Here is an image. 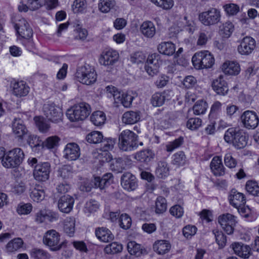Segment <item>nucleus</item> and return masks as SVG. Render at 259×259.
<instances>
[{"instance_id": "nucleus-1", "label": "nucleus", "mask_w": 259, "mask_h": 259, "mask_svg": "<svg viewBox=\"0 0 259 259\" xmlns=\"http://www.w3.org/2000/svg\"><path fill=\"white\" fill-rule=\"evenodd\" d=\"M224 140L228 143L232 144L237 149L244 148L247 143V137L242 130L238 127L228 128L225 132Z\"/></svg>"}, {"instance_id": "nucleus-2", "label": "nucleus", "mask_w": 259, "mask_h": 259, "mask_svg": "<svg viewBox=\"0 0 259 259\" xmlns=\"http://www.w3.org/2000/svg\"><path fill=\"white\" fill-rule=\"evenodd\" d=\"M23 151L20 148H15L6 152L2 160L3 166L7 168H13L20 165L24 159Z\"/></svg>"}, {"instance_id": "nucleus-3", "label": "nucleus", "mask_w": 259, "mask_h": 259, "mask_svg": "<svg viewBox=\"0 0 259 259\" xmlns=\"http://www.w3.org/2000/svg\"><path fill=\"white\" fill-rule=\"evenodd\" d=\"M91 112L89 104L82 102L68 109L66 116L70 121L76 122L85 119Z\"/></svg>"}, {"instance_id": "nucleus-4", "label": "nucleus", "mask_w": 259, "mask_h": 259, "mask_svg": "<svg viewBox=\"0 0 259 259\" xmlns=\"http://www.w3.org/2000/svg\"><path fill=\"white\" fill-rule=\"evenodd\" d=\"M75 77L80 83L91 85L96 81L97 75L93 66L85 64L77 68Z\"/></svg>"}, {"instance_id": "nucleus-5", "label": "nucleus", "mask_w": 259, "mask_h": 259, "mask_svg": "<svg viewBox=\"0 0 259 259\" xmlns=\"http://www.w3.org/2000/svg\"><path fill=\"white\" fill-rule=\"evenodd\" d=\"M119 147L124 151H131L138 147V136L133 132L126 130L119 136Z\"/></svg>"}, {"instance_id": "nucleus-6", "label": "nucleus", "mask_w": 259, "mask_h": 259, "mask_svg": "<svg viewBox=\"0 0 259 259\" xmlns=\"http://www.w3.org/2000/svg\"><path fill=\"white\" fill-rule=\"evenodd\" d=\"M194 67L197 69L209 68L214 63V59L208 51H202L196 53L192 58Z\"/></svg>"}, {"instance_id": "nucleus-7", "label": "nucleus", "mask_w": 259, "mask_h": 259, "mask_svg": "<svg viewBox=\"0 0 259 259\" xmlns=\"http://www.w3.org/2000/svg\"><path fill=\"white\" fill-rule=\"evenodd\" d=\"M42 241L44 244L53 251L60 250L63 244V242H60V234L54 229L47 231L45 233Z\"/></svg>"}, {"instance_id": "nucleus-8", "label": "nucleus", "mask_w": 259, "mask_h": 259, "mask_svg": "<svg viewBox=\"0 0 259 259\" xmlns=\"http://www.w3.org/2000/svg\"><path fill=\"white\" fill-rule=\"evenodd\" d=\"M221 19L220 11L214 8H211L199 15V20L205 26L217 24L220 22Z\"/></svg>"}, {"instance_id": "nucleus-9", "label": "nucleus", "mask_w": 259, "mask_h": 259, "mask_svg": "<svg viewBox=\"0 0 259 259\" xmlns=\"http://www.w3.org/2000/svg\"><path fill=\"white\" fill-rule=\"evenodd\" d=\"M43 110L47 118L52 122L58 123L62 121L63 112L61 109L55 104H45Z\"/></svg>"}, {"instance_id": "nucleus-10", "label": "nucleus", "mask_w": 259, "mask_h": 259, "mask_svg": "<svg viewBox=\"0 0 259 259\" xmlns=\"http://www.w3.org/2000/svg\"><path fill=\"white\" fill-rule=\"evenodd\" d=\"M50 171L51 165L49 162H40L34 167V178L39 182H45L49 179Z\"/></svg>"}, {"instance_id": "nucleus-11", "label": "nucleus", "mask_w": 259, "mask_h": 259, "mask_svg": "<svg viewBox=\"0 0 259 259\" xmlns=\"http://www.w3.org/2000/svg\"><path fill=\"white\" fill-rule=\"evenodd\" d=\"M218 222L222 229L228 235L233 234L237 223L236 218L230 213L223 214L218 218Z\"/></svg>"}, {"instance_id": "nucleus-12", "label": "nucleus", "mask_w": 259, "mask_h": 259, "mask_svg": "<svg viewBox=\"0 0 259 259\" xmlns=\"http://www.w3.org/2000/svg\"><path fill=\"white\" fill-rule=\"evenodd\" d=\"M240 119L244 127L249 130L255 128L259 122L257 114L249 110L244 111L241 115Z\"/></svg>"}, {"instance_id": "nucleus-13", "label": "nucleus", "mask_w": 259, "mask_h": 259, "mask_svg": "<svg viewBox=\"0 0 259 259\" xmlns=\"http://www.w3.org/2000/svg\"><path fill=\"white\" fill-rule=\"evenodd\" d=\"M119 58L118 53L113 49L104 50L99 58V63L104 66L112 65Z\"/></svg>"}, {"instance_id": "nucleus-14", "label": "nucleus", "mask_w": 259, "mask_h": 259, "mask_svg": "<svg viewBox=\"0 0 259 259\" xmlns=\"http://www.w3.org/2000/svg\"><path fill=\"white\" fill-rule=\"evenodd\" d=\"M255 47V39L250 36H245L241 40L237 50L242 55H248L253 52Z\"/></svg>"}, {"instance_id": "nucleus-15", "label": "nucleus", "mask_w": 259, "mask_h": 259, "mask_svg": "<svg viewBox=\"0 0 259 259\" xmlns=\"http://www.w3.org/2000/svg\"><path fill=\"white\" fill-rule=\"evenodd\" d=\"M14 27L17 33L22 38L29 39L33 34L32 30L27 21L21 18L15 24Z\"/></svg>"}, {"instance_id": "nucleus-16", "label": "nucleus", "mask_w": 259, "mask_h": 259, "mask_svg": "<svg viewBox=\"0 0 259 259\" xmlns=\"http://www.w3.org/2000/svg\"><path fill=\"white\" fill-rule=\"evenodd\" d=\"M131 164L132 160L128 158H118L112 160L110 164V168L111 170L118 173L128 168Z\"/></svg>"}, {"instance_id": "nucleus-17", "label": "nucleus", "mask_w": 259, "mask_h": 259, "mask_svg": "<svg viewBox=\"0 0 259 259\" xmlns=\"http://www.w3.org/2000/svg\"><path fill=\"white\" fill-rule=\"evenodd\" d=\"M121 185L124 189L131 191L137 188L138 182L134 175L130 172H126L121 176Z\"/></svg>"}, {"instance_id": "nucleus-18", "label": "nucleus", "mask_w": 259, "mask_h": 259, "mask_svg": "<svg viewBox=\"0 0 259 259\" xmlns=\"http://www.w3.org/2000/svg\"><path fill=\"white\" fill-rule=\"evenodd\" d=\"M159 62L158 55L153 54L148 57L145 69L149 75L153 76L158 72Z\"/></svg>"}, {"instance_id": "nucleus-19", "label": "nucleus", "mask_w": 259, "mask_h": 259, "mask_svg": "<svg viewBox=\"0 0 259 259\" xmlns=\"http://www.w3.org/2000/svg\"><path fill=\"white\" fill-rule=\"evenodd\" d=\"M80 155V148L75 143H68L64 150V157L68 160H75Z\"/></svg>"}, {"instance_id": "nucleus-20", "label": "nucleus", "mask_w": 259, "mask_h": 259, "mask_svg": "<svg viewBox=\"0 0 259 259\" xmlns=\"http://www.w3.org/2000/svg\"><path fill=\"white\" fill-rule=\"evenodd\" d=\"M228 199L230 204L237 209L244 206L246 203L244 195L242 193L238 192L235 189H232L230 191Z\"/></svg>"}, {"instance_id": "nucleus-21", "label": "nucleus", "mask_w": 259, "mask_h": 259, "mask_svg": "<svg viewBox=\"0 0 259 259\" xmlns=\"http://www.w3.org/2000/svg\"><path fill=\"white\" fill-rule=\"evenodd\" d=\"M12 94L19 98L27 96L30 90L29 87L22 80L14 82L12 84Z\"/></svg>"}, {"instance_id": "nucleus-22", "label": "nucleus", "mask_w": 259, "mask_h": 259, "mask_svg": "<svg viewBox=\"0 0 259 259\" xmlns=\"http://www.w3.org/2000/svg\"><path fill=\"white\" fill-rule=\"evenodd\" d=\"M74 200L69 195L62 196L59 200L58 207L60 211L68 213L72 209Z\"/></svg>"}, {"instance_id": "nucleus-23", "label": "nucleus", "mask_w": 259, "mask_h": 259, "mask_svg": "<svg viewBox=\"0 0 259 259\" xmlns=\"http://www.w3.org/2000/svg\"><path fill=\"white\" fill-rule=\"evenodd\" d=\"M231 246L234 253L241 257L248 258L251 254V248L248 245L242 243L234 242Z\"/></svg>"}, {"instance_id": "nucleus-24", "label": "nucleus", "mask_w": 259, "mask_h": 259, "mask_svg": "<svg viewBox=\"0 0 259 259\" xmlns=\"http://www.w3.org/2000/svg\"><path fill=\"white\" fill-rule=\"evenodd\" d=\"M212 88L217 94L223 96L227 94L229 90L228 84L222 75L213 81Z\"/></svg>"}, {"instance_id": "nucleus-25", "label": "nucleus", "mask_w": 259, "mask_h": 259, "mask_svg": "<svg viewBox=\"0 0 259 259\" xmlns=\"http://www.w3.org/2000/svg\"><path fill=\"white\" fill-rule=\"evenodd\" d=\"M14 134L19 139H22L27 134L28 131L20 118H15L12 123Z\"/></svg>"}, {"instance_id": "nucleus-26", "label": "nucleus", "mask_w": 259, "mask_h": 259, "mask_svg": "<svg viewBox=\"0 0 259 259\" xmlns=\"http://www.w3.org/2000/svg\"><path fill=\"white\" fill-rule=\"evenodd\" d=\"M210 169L216 176H222L225 174V168L223 165L222 158L220 156H214L210 164Z\"/></svg>"}, {"instance_id": "nucleus-27", "label": "nucleus", "mask_w": 259, "mask_h": 259, "mask_svg": "<svg viewBox=\"0 0 259 259\" xmlns=\"http://www.w3.org/2000/svg\"><path fill=\"white\" fill-rule=\"evenodd\" d=\"M105 187V186L102 183V180L101 178L99 177H95L92 179L90 181L85 182L83 185L81 187V189L82 191L89 192L93 188H99L100 189H103Z\"/></svg>"}, {"instance_id": "nucleus-28", "label": "nucleus", "mask_w": 259, "mask_h": 259, "mask_svg": "<svg viewBox=\"0 0 259 259\" xmlns=\"http://www.w3.org/2000/svg\"><path fill=\"white\" fill-rule=\"evenodd\" d=\"M140 30L141 33L147 38H152L156 33L154 23L149 21L144 22L140 26Z\"/></svg>"}, {"instance_id": "nucleus-29", "label": "nucleus", "mask_w": 259, "mask_h": 259, "mask_svg": "<svg viewBox=\"0 0 259 259\" xmlns=\"http://www.w3.org/2000/svg\"><path fill=\"white\" fill-rule=\"evenodd\" d=\"M222 70L223 72L229 75H237L240 71V66L236 62L227 61L222 65Z\"/></svg>"}, {"instance_id": "nucleus-30", "label": "nucleus", "mask_w": 259, "mask_h": 259, "mask_svg": "<svg viewBox=\"0 0 259 259\" xmlns=\"http://www.w3.org/2000/svg\"><path fill=\"white\" fill-rule=\"evenodd\" d=\"M157 49L159 52L166 56H171L176 52V47L171 41H164L158 45Z\"/></svg>"}, {"instance_id": "nucleus-31", "label": "nucleus", "mask_w": 259, "mask_h": 259, "mask_svg": "<svg viewBox=\"0 0 259 259\" xmlns=\"http://www.w3.org/2000/svg\"><path fill=\"white\" fill-rule=\"evenodd\" d=\"M140 119V112L138 111H129L125 112L122 115V121L126 124H134Z\"/></svg>"}, {"instance_id": "nucleus-32", "label": "nucleus", "mask_w": 259, "mask_h": 259, "mask_svg": "<svg viewBox=\"0 0 259 259\" xmlns=\"http://www.w3.org/2000/svg\"><path fill=\"white\" fill-rule=\"evenodd\" d=\"M95 234L97 237L103 242H109L114 239V235L109 229L106 228L101 227L96 229Z\"/></svg>"}, {"instance_id": "nucleus-33", "label": "nucleus", "mask_w": 259, "mask_h": 259, "mask_svg": "<svg viewBox=\"0 0 259 259\" xmlns=\"http://www.w3.org/2000/svg\"><path fill=\"white\" fill-rule=\"evenodd\" d=\"M171 248V245L166 240H157L153 244V249L159 254H164L168 252Z\"/></svg>"}, {"instance_id": "nucleus-34", "label": "nucleus", "mask_w": 259, "mask_h": 259, "mask_svg": "<svg viewBox=\"0 0 259 259\" xmlns=\"http://www.w3.org/2000/svg\"><path fill=\"white\" fill-rule=\"evenodd\" d=\"M156 175L159 178H164L169 175V167L167 163L164 161H160L158 163L156 169Z\"/></svg>"}, {"instance_id": "nucleus-35", "label": "nucleus", "mask_w": 259, "mask_h": 259, "mask_svg": "<svg viewBox=\"0 0 259 259\" xmlns=\"http://www.w3.org/2000/svg\"><path fill=\"white\" fill-rule=\"evenodd\" d=\"M90 119L95 125L100 126L104 124L106 120V115L103 112L97 111L92 113Z\"/></svg>"}, {"instance_id": "nucleus-36", "label": "nucleus", "mask_w": 259, "mask_h": 259, "mask_svg": "<svg viewBox=\"0 0 259 259\" xmlns=\"http://www.w3.org/2000/svg\"><path fill=\"white\" fill-rule=\"evenodd\" d=\"M127 248L128 252L131 255L136 256H139L145 252L140 244L137 243L135 241H130L127 243Z\"/></svg>"}, {"instance_id": "nucleus-37", "label": "nucleus", "mask_w": 259, "mask_h": 259, "mask_svg": "<svg viewBox=\"0 0 259 259\" xmlns=\"http://www.w3.org/2000/svg\"><path fill=\"white\" fill-rule=\"evenodd\" d=\"M154 157V154L149 149L144 150L137 152L135 155V158L141 162H149Z\"/></svg>"}, {"instance_id": "nucleus-38", "label": "nucleus", "mask_w": 259, "mask_h": 259, "mask_svg": "<svg viewBox=\"0 0 259 259\" xmlns=\"http://www.w3.org/2000/svg\"><path fill=\"white\" fill-rule=\"evenodd\" d=\"M30 255L33 259H50L51 258V255L48 251L37 248L32 249Z\"/></svg>"}, {"instance_id": "nucleus-39", "label": "nucleus", "mask_w": 259, "mask_h": 259, "mask_svg": "<svg viewBox=\"0 0 259 259\" xmlns=\"http://www.w3.org/2000/svg\"><path fill=\"white\" fill-rule=\"evenodd\" d=\"M134 97L130 92L120 93V98L116 99L115 102L120 103L124 107H129L132 105Z\"/></svg>"}, {"instance_id": "nucleus-40", "label": "nucleus", "mask_w": 259, "mask_h": 259, "mask_svg": "<svg viewBox=\"0 0 259 259\" xmlns=\"http://www.w3.org/2000/svg\"><path fill=\"white\" fill-rule=\"evenodd\" d=\"M30 197L35 202L41 201L45 198V191L41 187L37 186L31 190Z\"/></svg>"}, {"instance_id": "nucleus-41", "label": "nucleus", "mask_w": 259, "mask_h": 259, "mask_svg": "<svg viewBox=\"0 0 259 259\" xmlns=\"http://www.w3.org/2000/svg\"><path fill=\"white\" fill-rule=\"evenodd\" d=\"M75 219L73 218L68 217L64 222V232L70 237L73 236L75 232Z\"/></svg>"}, {"instance_id": "nucleus-42", "label": "nucleus", "mask_w": 259, "mask_h": 259, "mask_svg": "<svg viewBox=\"0 0 259 259\" xmlns=\"http://www.w3.org/2000/svg\"><path fill=\"white\" fill-rule=\"evenodd\" d=\"M114 0H100L98 4L99 10L102 13H108L115 5Z\"/></svg>"}, {"instance_id": "nucleus-43", "label": "nucleus", "mask_w": 259, "mask_h": 259, "mask_svg": "<svg viewBox=\"0 0 259 259\" xmlns=\"http://www.w3.org/2000/svg\"><path fill=\"white\" fill-rule=\"evenodd\" d=\"M123 249L121 244L116 242L107 245L104 248V252L107 254H115L120 252Z\"/></svg>"}, {"instance_id": "nucleus-44", "label": "nucleus", "mask_w": 259, "mask_h": 259, "mask_svg": "<svg viewBox=\"0 0 259 259\" xmlns=\"http://www.w3.org/2000/svg\"><path fill=\"white\" fill-rule=\"evenodd\" d=\"M23 241L20 238H16L10 241L6 246L9 252L15 251L22 247Z\"/></svg>"}, {"instance_id": "nucleus-45", "label": "nucleus", "mask_w": 259, "mask_h": 259, "mask_svg": "<svg viewBox=\"0 0 259 259\" xmlns=\"http://www.w3.org/2000/svg\"><path fill=\"white\" fill-rule=\"evenodd\" d=\"M234 30V26L230 22H227L220 27V33L224 37H229Z\"/></svg>"}, {"instance_id": "nucleus-46", "label": "nucleus", "mask_w": 259, "mask_h": 259, "mask_svg": "<svg viewBox=\"0 0 259 259\" xmlns=\"http://www.w3.org/2000/svg\"><path fill=\"white\" fill-rule=\"evenodd\" d=\"M186 162V157L183 151H179L172 156V163L178 166L184 165Z\"/></svg>"}, {"instance_id": "nucleus-47", "label": "nucleus", "mask_w": 259, "mask_h": 259, "mask_svg": "<svg viewBox=\"0 0 259 259\" xmlns=\"http://www.w3.org/2000/svg\"><path fill=\"white\" fill-rule=\"evenodd\" d=\"M208 107L207 103L203 100H199L196 102L193 107V112L196 115L204 114Z\"/></svg>"}, {"instance_id": "nucleus-48", "label": "nucleus", "mask_w": 259, "mask_h": 259, "mask_svg": "<svg viewBox=\"0 0 259 259\" xmlns=\"http://www.w3.org/2000/svg\"><path fill=\"white\" fill-rule=\"evenodd\" d=\"M155 212L156 213L161 214L163 213L167 208L166 199L162 196L158 197L155 202Z\"/></svg>"}, {"instance_id": "nucleus-49", "label": "nucleus", "mask_w": 259, "mask_h": 259, "mask_svg": "<svg viewBox=\"0 0 259 259\" xmlns=\"http://www.w3.org/2000/svg\"><path fill=\"white\" fill-rule=\"evenodd\" d=\"M103 139L102 134L98 131H94L89 134L87 137V141L90 143L97 144L101 142Z\"/></svg>"}, {"instance_id": "nucleus-50", "label": "nucleus", "mask_w": 259, "mask_h": 259, "mask_svg": "<svg viewBox=\"0 0 259 259\" xmlns=\"http://www.w3.org/2000/svg\"><path fill=\"white\" fill-rule=\"evenodd\" d=\"M246 191L250 194L259 196V186L255 181H249L246 184Z\"/></svg>"}, {"instance_id": "nucleus-51", "label": "nucleus", "mask_w": 259, "mask_h": 259, "mask_svg": "<svg viewBox=\"0 0 259 259\" xmlns=\"http://www.w3.org/2000/svg\"><path fill=\"white\" fill-rule=\"evenodd\" d=\"M36 125L40 132L42 133L47 132L50 127V125L44 120L41 117H35L34 118Z\"/></svg>"}, {"instance_id": "nucleus-52", "label": "nucleus", "mask_w": 259, "mask_h": 259, "mask_svg": "<svg viewBox=\"0 0 259 259\" xmlns=\"http://www.w3.org/2000/svg\"><path fill=\"white\" fill-rule=\"evenodd\" d=\"M86 0H74L72 5V10L74 13L83 12L87 8Z\"/></svg>"}, {"instance_id": "nucleus-53", "label": "nucleus", "mask_w": 259, "mask_h": 259, "mask_svg": "<svg viewBox=\"0 0 259 259\" xmlns=\"http://www.w3.org/2000/svg\"><path fill=\"white\" fill-rule=\"evenodd\" d=\"M132 225V219L127 214H122L119 218V225L121 228L126 230L130 228Z\"/></svg>"}, {"instance_id": "nucleus-54", "label": "nucleus", "mask_w": 259, "mask_h": 259, "mask_svg": "<svg viewBox=\"0 0 259 259\" xmlns=\"http://www.w3.org/2000/svg\"><path fill=\"white\" fill-rule=\"evenodd\" d=\"M60 138L57 136H51L48 138L43 144L48 149H52L57 146L60 141Z\"/></svg>"}, {"instance_id": "nucleus-55", "label": "nucleus", "mask_w": 259, "mask_h": 259, "mask_svg": "<svg viewBox=\"0 0 259 259\" xmlns=\"http://www.w3.org/2000/svg\"><path fill=\"white\" fill-rule=\"evenodd\" d=\"M184 142V139L182 137H180L174 141L169 142L166 145V151L167 152H172L175 149L180 147Z\"/></svg>"}, {"instance_id": "nucleus-56", "label": "nucleus", "mask_w": 259, "mask_h": 259, "mask_svg": "<svg viewBox=\"0 0 259 259\" xmlns=\"http://www.w3.org/2000/svg\"><path fill=\"white\" fill-rule=\"evenodd\" d=\"M202 120L199 118H191L187 122V127L191 130H197L201 126Z\"/></svg>"}, {"instance_id": "nucleus-57", "label": "nucleus", "mask_w": 259, "mask_h": 259, "mask_svg": "<svg viewBox=\"0 0 259 259\" xmlns=\"http://www.w3.org/2000/svg\"><path fill=\"white\" fill-rule=\"evenodd\" d=\"M213 233L215 238V241L221 247H223L226 243V238L222 231L214 230Z\"/></svg>"}, {"instance_id": "nucleus-58", "label": "nucleus", "mask_w": 259, "mask_h": 259, "mask_svg": "<svg viewBox=\"0 0 259 259\" xmlns=\"http://www.w3.org/2000/svg\"><path fill=\"white\" fill-rule=\"evenodd\" d=\"M156 6L164 9L168 10L171 9L173 5L172 0H150Z\"/></svg>"}, {"instance_id": "nucleus-59", "label": "nucleus", "mask_w": 259, "mask_h": 259, "mask_svg": "<svg viewBox=\"0 0 259 259\" xmlns=\"http://www.w3.org/2000/svg\"><path fill=\"white\" fill-rule=\"evenodd\" d=\"M73 171L71 166L66 165L63 166L58 170L59 175L63 179H68L72 176Z\"/></svg>"}, {"instance_id": "nucleus-60", "label": "nucleus", "mask_w": 259, "mask_h": 259, "mask_svg": "<svg viewBox=\"0 0 259 259\" xmlns=\"http://www.w3.org/2000/svg\"><path fill=\"white\" fill-rule=\"evenodd\" d=\"M98 208V203L95 200H91L86 202L84 211L85 213H91L96 211Z\"/></svg>"}, {"instance_id": "nucleus-61", "label": "nucleus", "mask_w": 259, "mask_h": 259, "mask_svg": "<svg viewBox=\"0 0 259 259\" xmlns=\"http://www.w3.org/2000/svg\"><path fill=\"white\" fill-rule=\"evenodd\" d=\"M224 163L227 167L230 168H233L236 167L237 161L236 159L233 157L232 154L228 152L226 153L224 156Z\"/></svg>"}, {"instance_id": "nucleus-62", "label": "nucleus", "mask_w": 259, "mask_h": 259, "mask_svg": "<svg viewBox=\"0 0 259 259\" xmlns=\"http://www.w3.org/2000/svg\"><path fill=\"white\" fill-rule=\"evenodd\" d=\"M146 55L142 52H136L131 56V61L133 63H140L143 62L146 59Z\"/></svg>"}, {"instance_id": "nucleus-63", "label": "nucleus", "mask_w": 259, "mask_h": 259, "mask_svg": "<svg viewBox=\"0 0 259 259\" xmlns=\"http://www.w3.org/2000/svg\"><path fill=\"white\" fill-rule=\"evenodd\" d=\"M151 103L155 107H158L162 105L165 101L163 96L161 93H156L154 94L151 100Z\"/></svg>"}, {"instance_id": "nucleus-64", "label": "nucleus", "mask_w": 259, "mask_h": 259, "mask_svg": "<svg viewBox=\"0 0 259 259\" xmlns=\"http://www.w3.org/2000/svg\"><path fill=\"white\" fill-rule=\"evenodd\" d=\"M224 8L225 12L229 15H235L239 11V7L234 4H226Z\"/></svg>"}]
</instances>
